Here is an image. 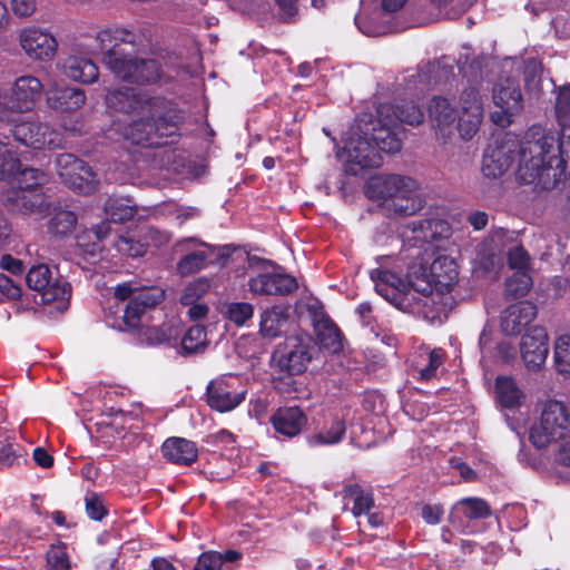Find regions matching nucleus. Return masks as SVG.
<instances>
[{
	"mask_svg": "<svg viewBox=\"0 0 570 570\" xmlns=\"http://www.w3.org/2000/svg\"><path fill=\"white\" fill-rule=\"evenodd\" d=\"M35 1L33 0H12V10L13 13L18 17H28L35 11Z\"/></svg>",
	"mask_w": 570,
	"mask_h": 570,
	"instance_id": "63",
	"label": "nucleus"
},
{
	"mask_svg": "<svg viewBox=\"0 0 570 570\" xmlns=\"http://www.w3.org/2000/svg\"><path fill=\"white\" fill-rule=\"evenodd\" d=\"M537 306L529 301L509 305L501 314V330L505 335L521 334L537 316Z\"/></svg>",
	"mask_w": 570,
	"mask_h": 570,
	"instance_id": "17",
	"label": "nucleus"
},
{
	"mask_svg": "<svg viewBox=\"0 0 570 570\" xmlns=\"http://www.w3.org/2000/svg\"><path fill=\"white\" fill-rule=\"evenodd\" d=\"M445 352L434 348L429 353L428 364L419 371L417 380L428 382L436 376V371L443 364Z\"/></svg>",
	"mask_w": 570,
	"mask_h": 570,
	"instance_id": "43",
	"label": "nucleus"
},
{
	"mask_svg": "<svg viewBox=\"0 0 570 570\" xmlns=\"http://www.w3.org/2000/svg\"><path fill=\"white\" fill-rule=\"evenodd\" d=\"M417 183L415 179L391 174L383 177L372 179L366 186V196L374 200H393V209L395 213L411 216L422 208L421 199L413 196L416 193Z\"/></svg>",
	"mask_w": 570,
	"mask_h": 570,
	"instance_id": "4",
	"label": "nucleus"
},
{
	"mask_svg": "<svg viewBox=\"0 0 570 570\" xmlns=\"http://www.w3.org/2000/svg\"><path fill=\"white\" fill-rule=\"evenodd\" d=\"M370 276L376 293L400 309L409 305L411 291L416 292V288H420L416 284V271L410 272L403 278L390 269L375 268L371 271Z\"/></svg>",
	"mask_w": 570,
	"mask_h": 570,
	"instance_id": "8",
	"label": "nucleus"
},
{
	"mask_svg": "<svg viewBox=\"0 0 570 570\" xmlns=\"http://www.w3.org/2000/svg\"><path fill=\"white\" fill-rule=\"evenodd\" d=\"M443 514L444 510L441 504H424L421 510L424 522L432 525L440 523Z\"/></svg>",
	"mask_w": 570,
	"mask_h": 570,
	"instance_id": "56",
	"label": "nucleus"
},
{
	"mask_svg": "<svg viewBox=\"0 0 570 570\" xmlns=\"http://www.w3.org/2000/svg\"><path fill=\"white\" fill-rule=\"evenodd\" d=\"M17 459L14 444L8 438L0 434V463L11 465Z\"/></svg>",
	"mask_w": 570,
	"mask_h": 570,
	"instance_id": "57",
	"label": "nucleus"
},
{
	"mask_svg": "<svg viewBox=\"0 0 570 570\" xmlns=\"http://www.w3.org/2000/svg\"><path fill=\"white\" fill-rule=\"evenodd\" d=\"M164 297L163 291L151 288L134 295L124 309L122 321L126 327L130 330L138 328L145 311L161 303Z\"/></svg>",
	"mask_w": 570,
	"mask_h": 570,
	"instance_id": "18",
	"label": "nucleus"
},
{
	"mask_svg": "<svg viewBox=\"0 0 570 570\" xmlns=\"http://www.w3.org/2000/svg\"><path fill=\"white\" fill-rule=\"evenodd\" d=\"M416 271V279L422 281L423 285L416 288V293L423 295L419 298L417 304L426 306L430 301V295L435 288L440 293L449 292L456 283L459 277V269L456 262L446 255L438 256L429 267L420 265Z\"/></svg>",
	"mask_w": 570,
	"mask_h": 570,
	"instance_id": "7",
	"label": "nucleus"
},
{
	"mask_svg": "<svg viewBox=\"0 0 570 570\" xmlns=\"http://www.w3.org/2000/svg\"><path fill=\"white\" fill-rule=\"evenodd\" d=\"M98 38L102 45H110L104 55V62L117 78L136 85H151L161 78L163 67L158 60L136 57L153 45L149 26L108 28L101 30Z\"/></svg>",
	"mask_w": 570,
	"mask_h": 570,
	"instance_id": "3",
	"label": "nucleus"
},
{
	"mask_svg": "<svg viewBox=\"0 0 570 570\" xmlns=\"http://www.w3.org/2000/svg\"><path fill=\"white\" fill-rule=\"evenodd\" d=\"M63 73L81 83H94L99 77L97 65L82 56H70L63 61Z\"/></svg>",
	"mask_w": 570,
	"mask_h": 570,
	"instance_id": "27",
	"label": "nucleus"
},
{
	"mask_svg": "<svg viewBox=\"0 0 570 570\" xmlns=\"http://www.w3.org/2000/svg\"><path fill=\"white\" fill-rule=\"evenodd\" d=\"M16 167H18V160L13 158L11 149L0 142V179L9 178Z\"/></svg>",
	"mask_w": 570,
	"mask_h": 570,
	"instance_id": "52",
	"label": "nucleus"
},
{
	"mask_svg": "<svg viewBox=\"0 0 570 570\" xmlns=\"http://www.w3.org/2000/svg\"><path fill=\"white\" fill-rule=\"evenodd\" d=\"M570 433V415L562 402L550 400L543 405L538 423L529 433V440L537 449H544L551 442L566 438Z\"/></svg>",
	"mask_w": 570,
	"mask_h": 570,
	"instance_id": "6",
	"label": "nucleus"
},
{
	"mask_svg": "<svg viewBox=\"0 0 570 570\" xmlns=\"http://www.w3.org/2000/svg\"><path fill=\"white\" fill-rule=\"evenodd\" d=\"M20 46L27 55L32 56L36 51V29L33 27L24 28L19 35Z\"/></svg>",
	"mask_w": 570,
	"mask_h": 570,
	"instance_id": "59",
	"label": "nucleus"
},
{
	"mask_svg": "<svg viewBox=\"0 0 570 570\" xmlns=\"http://www.w3.org/2000/svg\"><path fill=\"white\" fill-rule=\"evenodd\" d=\"M207 333L203 325H193L181 338V348L186 354H193L206 346Z\"/></svg>",
	"mask_w": 570,
	"mask_h": 570,
	"instance_id": "40",
	"label": "nucleus"
},
{
	"mask_svg": "<svg viewBox=\"0 0 570 570\" xmlns=\"http://www.w3.org/2000/svg\"><path fill=\"white\" fill-rule=\"evenodd\" d=\"M553 358L557 371L564 376H570V335H561L557 338Z\"/></svg>",
	"mask_w": 570,
	"mask_h": 570,
	"instance_id": "41",
	"label": "nucleus"
},
{
	"mask_svg": "<svg viewBox=\"0 0 570 570\" xmlns=\"http://www.w3.org/2000/svg\"><path fill=\"white\" fill-rule=\"evenodd\" d=\"M379 126H374L371 132V141L375 145L380 153L394 155L401 151L402 140L396 132L399 127L392 118H380L377 116Z\"/></svg>",
	"mask_w": 570,
	"mask_h": 570,
	"instance_id": "23",
	"label": "nucleus"
},
{
	"mask_svg": "<svg viewBox=\"0 0 570 570\" xmlns=\"http://www.w3.org/2000/svg\"><path fill=\"white\" fill-rule=\"evenodd\" d=\"M383 158L371 138H362L351 142L346 161V173L357 176L362 170L379 168Z\"/></svg>",
	"mask_w": 570,
	"mask_h": 570,
	"instance_id": "16",
	"label": "nucleus"
},
{
	"mask_svg": "<svg viewBox=\"0 0 570 570\" xmlns=\"http://www.w3.org/2000/svg\"><path fill=\"white\" fill-rule=\"evenodd\" d=\"M107 218L117 224L126 223L137 214V206L124 197H109L105 203Z\"/></svg>",
	"mask_w": 570,
	"mask_h": 570,
	"instance_id": "34",
	"label": "nucleus"
},
{
	"mask_svg": "<svg viewBox=\"0 0 570 570\" xmlns=\"http://www.w3.org/2000/svg\"><path fill=\"white\" fill-rule=\"evenodd\" d=\"M532 277L529 271L514 272L505 281V296L510 299H517L525 296L532 287Z\"/></svg>",
	"mask_w": 570,
	"mask_h": 570,
	"instance_id": "39",
	"label": "nucleus"
},
{
	"mask_svg": "<svg viewBox=\"0 0 570 570\" xmlns=\"http://www.w3.org/2000/svg\"><path fill=\"white\" fill-rule=\"evenodd\" d=\"M314 330L321 347L334 354L343 351V333L330 316L322 314L320 318L315 317Z\"/></svg>",
	"mask_w": 570,
	"mask_h": 570,
	"instance_id": "26",
	"label": "nucleus"
},
{
	"mask_svg": "<svg viewBox=\"0 0 570 570\" xmlns=\"http://www.w3.org/2000/svg\"><path fill=\"white\" fill-rule=\"evenodd\" d=\"M248 286L257 295L288 296L298 289V282L285 273H261L249 278Z\"/></svg>",
	"mask_w": 570,
	"mask_h": 570,
	"instance_id": "15",
	"label": "nucleus"
},
{
	"mask_svg": "<svg viewBox=\"0 0 570 570\" xmlns=\"http://www.w3.org/2000/svg\"><path fill=\"white\" fill-rule=\"evenodd\" d=\"M48 105L60 111H73L86 101L85 91L69 86H55L46 92Z\"/></svg>",
	"mask_w": 570,
	"mask_h": 570,
	"instance_id": "24",
	"label": "nucleus"
},
{
	"mask_svg": "<svg viewBox=\"0 0 570 570\" xmlns=\"http://www.w3.org/2000/svg\"><path fill=\"white\" fill-rule=\"evenodd\" d=\"M530 256L523 246H515L508 252V265L511 269L529 271Z\"/></svg>",
	"mask_w": 570,
	"mask_h": 570,
	"instance_id": "51",
	"label": "nucleus"
},
{
	"mask_svg": "<svg viewBox=\"0 0 570 570\" xmlns=\"http://www.w3.org/2000/svg\"><path fill=\"white\" fill-rule=\"evenodd\" d=\"M275 433L294 439L303 433L308 423L307 413L298 405H283L269 416Z\"/></svg>",
	"mask_w": 570,
	"mask_h": 570,
	"instance_id": "14",
	"label": "nucleus"
},
{
	"mask_svg": "<svg viewBox=\"0 0 570 570\" xmlns=\"http://www.w3.org/2000/svg\"><path fill=\"white\" fill-rule=\"evenodd\" d=\"M208 288L209 281L206 277H200L189 283L181 295V303L184 305H191L194 301L202 297Z\"/></svg>",
	"mask_w": 570,
	"mask_h": 570,
	"instance_id": "49",
	"label": "nucleus"
},
{
	"mask_svg": "<svg viewBox=\"0 0 570 570\" xmlns=\"http://www.w3.org/2000/svg\"><path fill=\"white\" fill-rule=\"evenodd\" d=\"M493 102L500 108L494 112L492 119L502 127L512 122V117L523 109V97L519 85L507 79L493 89Z\"/></svg>",
	"mask_w": 570,
	"mask_h": 570,
	"instance_id": "12",
	"label": "nucleus"
},
{
	"mask_svg": "<svg viewBox=\"0 0 570 570\" xmlns=\"http://www.w3.org/2000/svg\"><path fill=\"white\" fill-rule=\"evenodd\" d=\"M460 101L462 105V110H472V107H478V109H483L481 98H480V92L476 88H473V87L465 88L461 92Z\"/></svg>",
	"mask_w": 570,
	"mask_h": 570,
	"instance_id": "54",
	"label": "nucleus"
},
{
	"mask_svg": "<svg viewBox=\"0 0 570 570\" xmlns=\"http://www.w3.org/2000/svg\"><path fill=\"white\" fill-rule=\"evenodd\" d=\"M237 249H239V247L235 246L233 244H225V245L210 244L209 246H207V253H210L209 264L218 265L220 267L226 266L229 258Z\"/></svg>",
	"mask_w": 570,
	"mask_h": 570,
	"instance_id": "45",
	"label": "nucleus"
},
{
	"mask_svg": "<svg viewBox=\"0 0 570 570\" xmlns=\"http://www.w3.org/2000/svg\"><path fill=\"white\" fill-rule=\"evenodd\" d=\"M483 109L472 107V110H462L459 116L458 130L463 140H471L479 131L482 122Z\"/></svg>",
	"mask_w": 570,
	"mask_h": 570,
	"instance_id": "38",
	"label": "nucleus"
},
{
	"mask_svg": "<svg viewBox=\"0 0 570 570\" xmlns=\"http://www.w3.org/2000/svg\"><path fill=\"white\" fill-rule=\"evenodd\" d=\"M235 442L234 434L229 432L226 429H222L220 431L209 434L206 438V443L212 445H218V444H233Z\"/></svg>",
	"mask_w": 570,
	"mask_h": 570,
	"instance_id": "61",
	"label": "nucleus"
},
{
	"mask_svg": "<svg viewBox=\"0 0 570 570\" xmlns=\"http://www.w3.org/2000/svg\"><path fill=\"white\" fill-rule=\"evenodd\" d=\"M253 314V305L245 302L232 303L227 308L228 320L236 325H244Z\"/></svg>",
	"mask_w": 570,
	"mask_h": 570,
	"instance_id": "47",
	"label": "nucleus"
},
{
	"mask_svg": "<svg viewBox=\"0 0 570 570\" xmlns=\"http://www.w3.org/2000/svg\"><path fill=\"white\" fill-rule=\"evenodd\" d=\"M346 430L345 419L334 414L325 417L322 426L306 436V443L309 448L337 445L345 439Z\"/></svg>",
	"mask_w": 570,
	"mask_h": 570,
	"instance_id": "19",
	"label": "nucleus"
},
{
	"mask_svg": "<svg viewBox=\"0 0 570 570\" xmlns=\"http://www.w3.org/2000/svg\"><path fill=\"white\" fill-rule=\"evenodd\" d=\"M517 153V179L521 184L551 189L570 177L566 173L567 161L570 160V136L567 140L559 139L553 131L539 125L531 126L520 144L511 140L509 134L500 141L495 140L483 155V175L488 178L501 177L512 166Z\"/></svg>",
	"mask_w": 570,
	"mask_h": 570,
	"instance_id": "1",
	"label": "nucleus"
},
{
	"mask_svg": "<svg viewBox=\"0 0 570 570\" xmlns=\"http://www.w3.org/2000/svg\"><path fill=\"white\" fill-rule=\"evenodd\" d=\"M374 505L372 492H364L354 500L352 512L355 517L368 513Z\"/></svg>",
	"mask_w": 570,
	"mask_h": 570,
	"instance_id": "58",
	"label": "nucleus"
},
{
	"mask_svg": "<svg viewBox=\"0 0 570 570\" xmlns=\"http://www.w3.org/2000/svg\"><path fill=\"white\" fill-rule=\"evenodd\" d=\"M450 233V225L438 218H426L413 223L412 239L416 243L431 244L446 237Z\"/></svg>",
	"mask_w": 570,
	"mask_h": 570,
	"instance_id": "28",
	"label": "nucleus"
},
{
	"mask_svg": "<svg viewBox=\"0 0 570 570\" xmlns=\"http://www.w3.org/2000/svg\"><path fill=\"white\" fill-rule=\"evenodd\" d=\"M376 114L380 118H392L397 126L399 122L419 126L424 121V111L414 101L403 100L396 104H381L376 109Z\"/></svg>",
	"mask_w": 570,
	"mask_h": 570,
	"instance_id": "21",
	"label": "nucleus"
},
{
	"mask_svg": "<svg viewBox=\"0 0 570 570\" xmlns=\"http://www.w3.org/2000/svg\"><path fill=\"white\" fill-rule=\"evenodd\" d=\"M36 80L32 77H20L12 89V108L19 111L31 110L36 104Z\"/></svg>",
	"mask_w": 570,
	"mask_h": 570,
	"instance_id": "31",
	"label": "nucleus"
},
{
	"mask_svg": "<svg viewBox=\"0 0 570 570\" xmlns=\"http://www.w3.org/2000/svg\"><path fill=\"white\" fill-rule=\"evenodd\" d=\"M49 210V219L46 223V233L53 239L62 240L70 237L77 226V215L72 210L61 207L47 206Z\"/></svg>",
	"mask_w": 570,
	"mask_h": 570,
	"instance_id": "25",
	"label": "nucleus"
},
{
	"mask_svg": "<svg viewBox=\"0 0 570 570\" xmlns=\"http://www.w3.org/2000/svg\"><path fill=\"white\" fill-rule=\"evenodd\" d=\"M38 60H50L56 56L58 42L56 38L38 29Z\"/></svg>",
	"mask_w": 570,
	"mask_h": 570,
	"instance_id": "46",
	"label": "nucleus"
},
{
	"mask_svg": "<svg viewBox=\"0 0 570 570\" xmlns=\"http://www.w3.org/2000/svg\"><path fill=\"white\" fill-rule=\"evenodd\" d=\"M281 20L283 22H292L298 13L297 2L298 0H275Z\"/></svg>",
	"mask_w": 570,
	"mask_h": 570,
	"instance_id": "55",
	"label": "nucleus"
},
{
	"mask_svg": "<svg viewBox=\"0 0 570 570\" xmlns=\"http://www.w3.org/2000/svg\"><path fill=\"white\" fill-rule=\"evenodd\" d=\"M261 333L274 338L281 333V318L276 311H265L261 317Z\"/></svg>",
	"mask_w": 570,
	"mask_h": 570,
	"instance_id": "48",
	"label": "nucleus"
},
{
	"mask_svg": "<svg viewBox=\"0 0 570 570\" xmlns=\"http://www.w3.org/2000/svg\"><path fill=\"white\" fill-rule=\"evenodd\" d=\"M247 391L238 389V377L222 375L210 381L206 389L207 405L219 413L230 412L246 399Z\"/></svg>",
	"mask_w": 570,
	"mask_h": 570,
	"instance_id": "9",
	"label": "nucleus"
},
{
	"mask_svg": "<svg viewBox=\"0 0 570 570\" xmlns=\"http://www.w3.org/2000/svg\"><path fill=\"white\" fill-rule=\"evenodd\" d=\"M106 104L116 112L140 115L125 131L126 138L135 145L160 148L177 144L181 137L186 114L173 99L141 96L125 87L109 91Z\"/></svg>",
	"mask_w": 570,
	"mask_h": 570,
	"instance_id": "2",
	"label": "nucleus"
},
{
	"mask_svg": "<svg viewBox=\"0 0 570 570\" xmlns=\"http://www.w3.org/2000/svg\"><path fill=\"white\" fill-rule=\"evenodd\" d=\"M428 111L433 126L440 131L450 128L456 119L455 108L442 96H435L430 100Z\"/></svg>",
	"mask_w": 570,
	"mask_h": 570,
	"instance_id": "29",
	"label": "nucleus"
},
{
	"mask_svg": "<svg viewBox=\"0 0 570 570\" xmlns=\"http://www.w3.org/2000/svg\"><path fill=\"white\" fill-rule=\"evenodd\" d=\"M144 238L154 240L157 245L161 246L169 242V235L167 233H163L155 227H146L142 228Z\"/></svg>",
	"mask_w": 570,
	"mask_h": 570,
	"instance_id": "64",
	"label": "nucleus"
},
{
	"mask_svg": "<svg viewBox=\"0 0 570 570\" xmlns=\"http://www.w3.org/2000/svg\"><path fill=\"white\" fill-rule=\"evenodd\" d=\"M59 176L79 194H90L98 185L97 174L86 161L72 154H62L57 158Z\"/></svg>",
	"mask_w": 570,
	"mask_h": 570,
	"instance_id": "10",
	"label": "nucleus"
},
{
	"mask_svg": "<svg viewBox=\"0 0 570 570\" xmlns=\"http://www.w3.org/2000/svg\"><path fill=\"white\" fill-rule=\"evenodd\" d=\"M46 570H71V561L67 551V543L57 540L46 551Z\"/></svg>",
	"mask_w": 570,
	"mask_h": 570,
	"instance_id": "37",
	"label": "nucleus"
},
{
	"mask_svg": "<svg viewBox=\"0 0 570 570\" xmlns=\"http://www.w3.org/2000/svg\"><path fill=\"white\" fill-rule=\"evenodd\" d=\"M160 450L163 456L176 465L190 466L198 459L197 444L180 436L167 438Z\"/></svg>",
	"mask_w": 570,
	"mask_h": 570,
	"instance_id": "20",
	"label": "nucleus"
},
{
	"mask_svg": "<svg viewBox=\"0 0 570 570\" xmlns=\"http://www.w3.org/2000/svg\"><path fill=\"white\" fill-rule=\"evenodd\" d=\"M240 558L242 553L234 549L225 552L205 551L197 558L193 570H225V563H233Z\"/></svg>",
	"mask_w": 570,
	"mask_h": 570,
	"instance_id": "32",
	"label": "nucleus"
},
{
	"mask_svg": "<svg viewBox=\"0 0 570 570\" xmlns=\"http://www.w3.org/2000/svg\"><path fill=\"white\" fill-rule=\"evenodd\" d=\"M116 249L128 257L137 258L146 254L148 243L144 238V232L140 229L138 233L127 232L119 235L115 242Z\"/></svg>",
	"mask_w": 570,
	"mask_h": 570,
	"instance_id": "33",
	"label": "nucleus"
},
{
	"mask_svg": "<svg viewBox=\"0 0 570 570\" xmlns=\"http://www.w3.org/2000/svg\"><path fill=\"white\" fill-rule=\"evenodd\" d=\"M455 510L460 511L469 520L487 519L492 514L489 503L475 497L461 499L458 501Z\"/></svg>",
	"mask_w": 570,
	"mask_h": 570,
	"instance_id": "36",
	"label": "nucleus"
},
{
	"mask_svg": "<svg viewBox=\"0 0 570 570\" xmlns=\"http://www.w3.org/2000/svg\"><path fill=\"white\" fill-rule=\"evenodd\" d=\"M0 292L10 299H17L21 295L20 287L3 274H0Z\"/></svg>",
	"mask_w": 570,
	"mask_h": 570,
	"instance_id": "60",
	"label": "nucleus"
},
{
	"mask_svg": "<svg viewBox=\"0 0 570 570\" xmlns=\"http://www.w3.org/2000/svg\"><path fill=\"white\" fill-rule=\"evenodd\" d=\"M0 267L13 275L21 274L23 272L22 262L6 254L0 259Z\"/></svg>",
	"mask_w": 570,
	"mask_h": 570,
	"instance_id": "62",
	"label": "nucleus"
},
{
	"mask_svg": "<svg viewBox=\"0 0 570 570\" xmlns=\"http://www.w3.org/2000/svg\"><path fill=\"white\" fill-rule=\"evenodd\" d=\"M313 345L309 338L289 336L273 353L279 370L286 374H302L312 361Z\"/></svg>",
	"mask_w": 570,
	"mask_h": 570,
	"instance_id": "11",
	"label": "nucleus"
},
{
	"mask_svg": "<svg viewBox=\"0 0 570 570\" xmlns=\"http://www.w3.org/2000/svg\"><path fill=\"white\" fill-rule=\"evenodd\" d=\"M295 374H286L283 377L274 380L275 387L282 393L291 395L293 399L301 397L298 393V382L294 379Z\"/></svg>",
	"mask_w": 570,
	"mask_h": 570,
	"instance_id": "53",
	"label": "nucleus"
},
{
	"mask_svg": "<svg viewBox=\"0 0 570 570\" xmlns=\"http://www.w3.org/2000/svg\"><path fill=\"white\" fill-rule=\"evenodd\" d=\"M209 258L210 253H207V250L190 252L178 259L176 272L181 277L194 275L210 265Z\"/></svg>",
	"mask_w": 570,
	"mask_h": 570,
	"instance_id": "35",
	"label": "nucleus"
},
{
	"mask_svg": "<svg viewBox=\"0 0 570 570\" xmlns=\"http://www.w3.org/2000/svg\"><path fill=\"white\" fill-rule=\"evenodd\" d=\"M549 337L542 326H532L522 336L520 352L529 371H540L549 354Z\"/></svg>",
	"mask_w": 570,
	"mask_h": 570,
	"instance_id": "13",
	"label": "nucleus"
},
{
	"mask_svg": "<svg viewBox=\"0 0 570 570\" xmlns=\"http://www.w3.org/2000/svg\"><path fill=\"white\" fill-rule=\"evenodd\" d=\"M495 400L504 409L520 405L522 392L511 376L499 375L494 384Z\"/></svg>",
	"mask_w": 570,
	"mask_h": 570,
	"instance_id": "30",
	"label": "nucleus"
},
{
	"mask_svg": "<svg viewBox=\"0 0 570 570\" xmlns=\"http://www.w3.org/2000/svg\"><path fill=\"white\" fill-rule=\"evenodd\" d=\"M38 295L42 303L38 314L55 317L63 314L69 307L71 286L59 274L57 266L38 263Z\"/></svg>",
	"mask_w": 570,
	"mask_h": 570,
	"instance_id": "5",
	"label": "nucleus"
},
{
	"mask_svg": "<svg viewBox=\"0 0 570 570\" xmlns=\"http://www.w3.org/2000/svg\"><path fill=\"white\" fill-rule=\"evenodd\" d=\"M554 109L559 125L570 127V83L559 89Z\"/></svg>",
	"mask_w": 570,
	"mask_h": 570,
	"instance_id": "42",
	"label": "nucleus"
},
{
	"mask_svg": "<svg viewBox=\"0 0 570 570\" xmlns=\"http://www.w3.org/2000/svg\"><path fill=\"white\" fill-rule=\"evenodd\" d=\"M144 338L147 345H161L171 340V328L169 326H151L144 332Z\"/></svg>",
	"mask_w": 570,
	"mask_h": 570,
	"instance_id": "50",
	"label": "nucleus"
},
{
	"mask_svg": "<svg viewBox=\"0 0 570 570\" xmlns=\"http://www.w3.org/2000/svg\"><path fill=\"white\" fill-rule=\"evenodd\" d=\"M10 184L16 187L12 199L18 206L28 210L33 209V198L36 185V170L30 167L21 169V165L18 163V167L13 169V174L7 178Z\"/></svg>",
	"mask_w": 570,
	"mask_h": 570,
	"instance_id": "22",
	"label": "nucleus"
},
{
	"mask_svg": "<svg viewBox=\"0 0 570 570\" xmlns=\"http://www.w3.org/2000/svg\"><path fill=\"white\" fill-rule=\"evenodd\" d=\"M85 510L89 519L94 521H101L107 514L104 500L97 492H89L85 497Z\"/></svg>",
	"mask_w": 570,
	"mask_h": 570,
	"instance_id": "44",
	"label": "nucleus"
}]
</instances>
